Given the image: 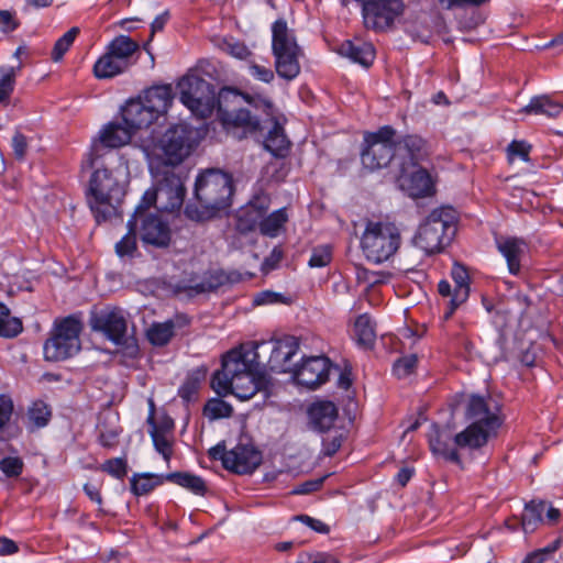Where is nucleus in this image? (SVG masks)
<instances>
[{"label":"nucleus","instance_id":"obj_1","mask_svg":"<svg viewBox=\"0 0 563 563\" xmlns=\"http://www.w3.org/2000/svg\"><path fill=\"white\" fill-rule=\"evenodd\" d=\"M269 384L271 378L262 369L255 346L229 351L211 382L219 396L232 394L240 400H249L261 390L267 391Z\"/></svg>","mask_w":563,"mask_h":563},{"label":"nucleus","instance_id":"obj_2","mask_svg":"<svg viewBox=\"0 0 563 563\" xmlns=\"http://www.w3.org/2000/svg\"><path fill=\"white\" fill-rule=\"evenodd\" d=\"M273 114V103L266 98H253L233 88H223L218 93V119L228 134L243 140L261 130V120L246 107Z\"/></svg>","mask_w":563,"mask_h":563},{"label":"nucleus","instance_id":"obj_3","mask_svg":"<svg viewBox=\"0 0 563 563\" xmlns=\"http://www.w3.org/2000/svg\"><path fill=\"white\" fill-rule=\"evenodd\" d=\"M233 195L232 178L217 169H209L200 174L196 179L195 196L201 209L188 205L186 216L195 221H203L212 218L217 211L230 206Z\"/></svg>","mask_w":563,"mask_h":563},{"label":"nucleus","instance_id":"obj_4","mask_svg":"<svg viewBox=\"0 0 563 563\" xmlns=\"http://www.w3.org/2000/svg\"><path fill=\"white\" fill-rule=\"evenodd\" d=\"M124 170L98 168L89 181L91 199L89 205L98 221L115 213L125 195Z\"/></svg>","mask_w":563,"mask_h":563},{"label":"nucleus","instance_id":"obj_5","mask_svg":"<svg viewBox=\"0 0 563 563\" xmlns=\"http://www.w3.org/2000/svg\"><path fill=\"white\" fill-rule=\"evenodd\" d=\"M456 231V212L451 207L434 209L419 227L413 244L426 254L440 252Z\"/></svg>","mask_w":563,"mask_h":563},{"label":"nucleus","instance_id":"obj_6","mask_svg":"<svg viewBox=\"0 0 563 563\" xmlns=\"http://www.w3.org/2000/svg\"><path fill=\"white\" fill-rule=\"evenodd\" d=\"M401 235L391 222L367 221L361 238V249L365 257L375 264H382L399 250Z\"/></svg>","mask_w":563,"mask_h":563},{"label":"nucleus","instance_id":"obj_7","mask_svg":"<svg viewBox=\"0 0 563 563\" xmlns=\"http://www.w3.org/2000/svg\"><path fill=\"white\" fill-rule=\"evenodd\" d=\"M84 329L81 313H75L56 319L52 336L43 346V354L47 361H64L80 351V333Z\"/></svg>","mask_w":563,"mask_h":563},{"label":"nucleus","instance_id":"obj_8","mask_svg":"<svg viewBox=\"0 0 563 563\" xmlns=\"http://www.w3.org/2000/svg\"><path fill=\"white\" fill-rule=\"evenodd\" d=\"M272 52L275 57V69L280 78L295 79L300 73L299 57L302 51L297 44L295 34L283 19L272 25Z\"/></svg>","mask_w":563,"mask_h":563},{"label":"nucleus","instance_id":"obj_9","mask_svg":"<svg viewBox=\"0 0 563 563\" xmlns=\"http://www.w3.org/2000/svg\"><path fill=\"white\" fill-rule=\"evenodd\" d=\"M397 161L396 130L390 125L380 126L375 132H365L361 148L362 166L368 172L388 167Z\"/></svg>","mask_w":563,"mask_h":563},{"label":"nucleus","instance_id":"obj_10","mask_svg":"<svg viewBox=\"0 0 563 563\" xmlns=\"http://www.w3.org/2000/svg\"><path fill=\"white\" fill-rule=\"evenodd\" d=\"M139 43L126 35L114 37L106 53L93 65V74L99 79L112 78L128 70L134 63Z\"/></svg>","mask_w":563,"mask_h":563},{"label":"nucleus","instance_id":"obj_11","mask_svg":"<svg viewBox=\"0 0 563 563\" xmlns=\"http://www.w3.org/2000/svg\"><path fill=\"white\" fill-rule=\"evenodd\" d=\"M180 101L199 118L209 117L218 97L214 87L197 75H186L178 81Z\"/></svg>","mask_w":563,"mask_h":563},{"label":"nucleus","instance_id":"obj_12","mask_svg":"<svg viewBox=\"0 0 563 563\" xmlns=\"http://www.w3.org/2000/svg\"><path fill=\"white\" fill-rule=\"evenodd\" d=\"M195 131L188 124L170 126L154 145L153 154L164 164L176 166L180 164L194 147Z\"/></svg>","mask_w":563,"mask_h":563},{"label":"nucleus","instance_id":"obj_13","mask_svg":"<svg viewBox=\"0 0 563 563\" xmlns=\"http://www.w3.org/2000/svg\"><path fill=\"white\" fill-rule=\"evenodd\" d=\"M90 327L114 344L130 349L131 354L137 352L135 340L128 335V321L121 309H106L95 313L90 318Z\"/></svg>","mask_w":563,"mask_h":563},{"label":"nucleus","instance_id":"obj_14","mask_svg":"<svg viewBox=\"0 0 563 563\" xmlns=\"http://www.w3.org/2000/svg\"><path fill=\"white\" fill-rule=\"evenodd\" d=\"M404 12L402 0H367L362 4L364 25L383 31Z\"/></svg>","mask_w":563,"mask_h":563},{"label":"nucleus","instance_id":"obj_15","mask_svg":"<svg viewBox=\"0 0 563 563\" xmlns=\"http://www.w3.org/2000/svg\"><path fill=\"white\" fill-rule=\"evenodd\" d=\"M330 368L331 363L328 357L311 356L296 369L295 378L299 385L314 389L329 379Z\"/></svg>","mask_w":563,"mask_h":563},{"label":"nucleus","instance_id":"obj_16","mask_svg":"<svg viewBox=\"0 0 563 563\" xmlns=\"http://www.w3.org/2000/svg\"><path fill=\"white\" fill-rule=\"evenodd\" d=\"M497 411L498 407L490 397L472 396L466 406L465 417L471 423L495 431L500 426Z\"/></svg>","mask_w":563,"mask_h":563},{"label":"nucleus","instance_id":"obj_17","mask_svg":"<svg viewBox=\"0 0 563 563\" xmlns=\"http://www.w3.org/2000/svg\"><path fill=\"white\" fill-rule=\"evenodd\" d=\"M398 167L401 173H407L409 167H415L428 156L426 141L419 135H406L396 140Z\"/></svg>","mask_w":563,"mask_h":563},{"label":"nucleus","instance_id":"obj_18","mask_svg":"<svg viewBox=\"0 0 563 563\" xmlns=\"http://www.w3.org/2000/svg\"><path fill=\"white\" fill-rule=\"evenodd\" d=\"M140 236L144 244L166 247L172 240L170 228L156 214L141 217Z\"/></svg>","mask_w":563,"mask_h":563},{"label":"nucleus","instance_id":"obj_19","mask_svg":"<svg viewBox=\"0 0 563 563\" xmlns=\"http://www.w3.org/2000/svg\"><path fill=\"white\" fill-rule=\"evenodd\" d=\"M299 350V341L292 335H286L273 342L267 362L271 371L286 373L291 369V358Z\"/></svg>","mask_w":563,"mask_h":563},{"label":"nucleus","instance_id":"obj_20","mask_svg":"<svg viewBox=\"0 0 563 563\" xmlns=\"http://www.w3.org/2000/svg\"><path fill=\"white\" fill-rule=\"evenodd\" d=\"M225 462L229 464L228 471L236 474H250L260 466L262 454L251 445L240 444L229 451Z\"/></svg>","mask_w":563,"mask_h":563},{"label":"nucleus","instance_id":"obj_21","mask_svg":"<svg viewBox=\"0 0 563 563\" xmlns=\"http://www.w3.org/2000/svg\"><path fill=\"white\" fill-rule=\"evenodd\" d=\"M159 199L166 200L159 207L162 210L174 212L179 209L184 202L186 188L179 176L174 173L167 174L163 180L158 183Z\"/></svg>","mask_w":563,"mask_h":563},{"label":"nucleus","instance_id":"obj_22","mask_svg":"<svg viewBox=\"0 0 563 563\" xmlns=\"http://www.w3.org/2000/svg\"><path fill=\"white\" fill-rule=\"evenodd\" d=\"M122 120L133 133L137 130L150 126L155 120V115L140 99L130 100L122 109Z\"/></svg>","mask_w":563,"mask_h":563},{"label":"nucleus","instance_id":"obj_23","mask_svg":"<svg viewBox=\"0 0 563 563\" xmlns=\"http://www.w3.org/2000/svg\"><path fill=\"white\" fill-rule=\"evenodd\" d=\"M174 99L173 88L170 85L153 86L144 91L141 99L151 112L157 119L161 114L167 112Z\"/></svg>","mask_w":563,"mask_h":563},{"label":"nucleus","instance_id":"obj_24","mask_svg":"<svg viewBox=\"0 0 563 563\" xmlns=\"http://www.w3.org/2000/svg\"><path fill=\"white\" fill-rule=\"evenodd\" d=\"M451 276L455 286L453 296L449 301V309L444 312L445 319L451 318L457 307L465 302L470 296V277L465 267L460 264H454Z\"/></svg>","mask_w":563,"mask_h":563},{"label":"nucleus","instance_id":"obj_25","mask_svg":"<svg viewBox=\"0 0 563 563\" xmlns=\"http://www.w3.org/2000/svg\"><path fill=\"white\" fill-rule=\"evenodd\" d=\"M498 251L507 261L508 269L517 275L521 267V257L526 251V243L518 238H498L496 240Z\"/></svg>","mask_w":563,"mask_h":563},{"label":"nucleus","instance_id":"obj_26","mask_svg":"<svg viewBox=\"0 0 563 563\" xmlns=\"http://www.w3.org/2000/svg\"><path fill=\"white\" fill-rule=\"evenodd\" d=\"M339 53L365 67L372 65L375 57V48L373 44L361 40L344 41L339 47Z\"/></svg>","mask_w":563,"mask_h":563},{"label":"nucleus","instance_id":"obj_27","mask_svg":"<svg viewBox=\"0 0 563 563\" xmlns=\"http://www.w3.org/2000/svg\"><path fill=\"white\" fill-rule=\"evenodd\" d=\"M401 186L408 190L411 197L420 198L429 196L432 192V180L429 173L423 168H418L409 176L400 172Z\"/></svg>","mask_w":563,"mask_h":563},{"label":"nucleus","instance_id":"obj_28","mask_svg":"<svg viewBox=\"0 0 563 563\" xmlns=\"http://www.w3.org/2000/svg\"><path fill=\"white\" fill-rule=\"evenodd\" d=\"M309 418L312 427L323 432L334 424L338 409L331 401H319L309 408Z\"/></svg>","mask_w":563,"mask_h":563},{"label":"nucleus","instance_id":"obj_29","mask_svg":"<svg viewBox=\"0 0 563 563\" xmlns=\"http://www.w3.org/2000/svg\"><path fill=\"white\" fill-rule=\"evenodd\" d=\"M493 432L495 431L470 422L465 430L454 437V443L461 449H478L487 443V440Z\"/></svg>","mask_w":563,"mask_h":563},{"label":"nucleus","instance_id":"obj_30","mask_svg":"<svg viewBox=\"0 0 563 563\" xmlns=\"http://www.w3.org/2000/svg\"><path fill=\"white\" fill-rule=\"evenodd\" d=\"M267 206L264 201L251 202L243 209L238 218V229L242 233L254 231L256 228L261 230L262 218L265 216Z\"/></svg>","mask_w":563,"mask_h":563},{"label":"nucleus","instance_id":"obj_31","mask_svg":"<svg viewBox=\"0 0 563 563\" xmlns=\"http://www.w3.org/2000/svg\"><path fill=\"white\" fill-rule=\"evenodd\" d=\"M562 110L563 106L561 103L552 100L547 95H542L533 97L530 102L520 110V112L555 118L561 113Z\"/></svg>","mask_w":563,"mask_h":563},{"label":"nucleus","instance_id":"obj_32","mask_svg":"<svg viewBox=\"0 0 563 563\" xmlns=\"http://www.w3.org/2000/svg\"><path fill=\"white\" fill-rule=\"evenodd\" d=\"M134 133L124 123H110L100 133V141L107 147H120L130 142Z\"/></svg>","mask_w":563,"mask_h":563},{"label":"nucleus","instance_id":"obj_33","mask_svg":"<svg viewBox=\"0 0 563 563\" xmlns=\"http://www.w3.org/2000/svg\"><path fill=\"white\" fill-rule=\"evenodd\" d=\"M290 142L284 133V129L277 123L269 130L264 146L276 157H285L289 151Z\"/></svg>","mask_w":563,"mask_h":563},{"label":"nucleus","instance_id":"obj_34","mask_svg":"<svg viewBox=\"0 0 563 563\" xmlns=\"http://www.w3.org/2000/svg\"><path fill=\"white\" fill-rule=\"evenodd\" d=\"M354 339L358 345L365 349H369L374 345L376 340V332L374 324L367 314H361L355 320Z\"/></svg>","mask_w":563,"mask_h":563},{"label":"nucleus","instance_id":"obj_35","mask_svg":"<svg viewBox=\"0 0 563 563\" xmlns=\"http://www.w3.org/2000/svg\"><path fill=\"white\" fill-rule=\"evenodd\" d=\"M147 423L151 426L150 434L155 450L163 455L166 462H168L173 455V444L166 433L156 426L153 409L147 418Z\"/></svg>","mask_w":563,"mask_h":563},{"label":"nucleus","instance_id":"obj_36","mask_svg":"<svg viewBox=\"0 0 563 563\" xmlns=\"http://www.w3.org/2000/svg\"><path fill=\"white\" fill-rule=\"evenodd\" d=\"M547 509L544 501H530L526 505L521 517V526L526 533L536 530L537 526L542 521V515Z\"/></svg>","mask_w":563,"mask_h":563},{"label":"nucleus","instance_id":"obj_37","mask_svg":"<svg viewBox=\"0 0 563 563\" xmlns=\"http://www.w3.org/2000/svg\"><path fill=\"white\" fill-rule=\"evenodd\" d=\"M167 479L192 492L196 495H205L207 486L205 481L194 474L176 472L167 476Z\"/></svg>","mask_w":563,"mask_h":563},{"label":"nucleus","instance_id":"obj_38","mask_svg":"<svg viewBox=\"0 0 563 563\" xmlns=\"http://www.w3.org/2000/svg\"><path fill=\"white\" fill-rule=\"evenodd\" d=\"M287 221L285 209H278L267 217L262 218L260 232L263 235L275 238Z\"/></svg>","mask_w":563,"mask_h":563},{"label":"nucleus","instance_id":"obj_39","mask_svg":"<svg viewBox=\"0 0 563 563\" xmlns=\"http://www.w3.org/2000/svg\"><path fill=\"white\" fill-rule=\"evenodd\" d=\"M136 227L134 219L128 221V233L115 244V253L120 257L132 256L136 251Z\"/></svg>","mask_w":563,"mask_h":563},{"label":"nucleus","instance_id":"obj_40","mask_svg":"<svg viewBox=\"0 0 563 563\" xmlns=\"http://www.w3.org/2000/svg\"><path fill=\"white\" fill-rule=\"evenodd\" d=\"M174 335V322L166 321L163 323H154L147 330L148 341L157 346L167 344Z\"/></svg>","mask_w":563,"mask_h":563},{"label":"nucleus","instance_id":"obj_41","mask_svg":"<svg viewBox=\"0 0 563 563\" xmlns=\"http://www.w3.org/2000/svg\"><path fill=\"white\" fill-rule=\"evenodd\" d=\"M430 448L434 454L441 455L444 459L459 463L460 456L455 449L451 448L448 438L441 432H435L434 437L430 438Z\"/></svg>","mask_w":563,"mask_h":563},{"label":"nucleus","instance_id":"obj_42","mask_svg":"<svg viewBox=\"0 0 563 563\" xmlns=\"http://www.w3.org/2000/svg\"><path fill=\"white\" fill-rule=\"evenodd\" d=\"M22 331L20 319L10 317L9 309L0 303V336L14 338Z\"/></svg>","mask_w":563,"mask_h":563},{"label":"nucleus","instance_id":"obj_43","mask_svg":"<svg viewBox=\"0 0 563 563\" xmlns=\"http://www.w3.org/2000/svg\"><path fill=\"white\" fill-rule=\"evenodd\" d=\"M232 412H233L232 406L230 404H228L227 401L219 399V398L210 399L203 408V415L209 420L229 418V417H231Z\"/></svg>","mask_w":563,"mask_h":563},{"label":"nucleus","instance_id":"obj_44","mask_svg":"<svg viewBox=\"0 0 563 563\" xmlns=\"http://www.w3.org/2000/svg\"><path fill=\"white\" fill-rule=\"evenodd\" d=\"M78 33V27H71L55 42L51 53V58L53 62L57 63L63 59L65 53L70 48Z\"/></svg>","mask_w":563,"mask_h":563},{"label":"nucleus","instance_id":"obj_45","mask_svg":"<svg viewBox=\"0 0 563 563\" xmlns=\"http://www.w3.org/2000/svg\"><path fill=\"white\" fill-rule=\"evenodd\" d=\"M131 490L136 496H142L151 493L158 482L152 475H134L131 478Z\"/></svg>","mask_w":563,"mask_h":563},{"label":"nucleus","instance_id":"obj_46","mask_svg":"<svg viewBox=\"0 0 563 563\" xmlns=\"http://www.w3.org/2000/svg\"><path fill=\"white\" fill-rule=\"evenodd\" d=\"M99 443L103 448H114L119 442L121 429L119 427H109L106 421L99 424Z\"/></svg>","mask_w":563,"mask_h":563},{"label":"nucleus","instance_id":"obj_47","mask_svg":"<svg viewBox=\"0 0 563 563\" xmlns=\"http://www.w3.org/2000/svg\"><path fill=\"white\" fill-rule=\"evenodd\" d=\"M200 379L195 376H188L179 387L178 395L186 402L196 401L198 399Z\"/></svg>","mask_w":563,"mask_h":563},{"label":"nucleus","instance_id":"obj_48","mask_svg":"<svg viewBox=\"0 0 563 563\" xmlns=\"http://www.w3.org/2000/svg\"><path fill=\"white\" fill-rule=\"evenodd\" d=\"M221 48L229 55L239 59H246L252 54L244 43L235 41L234 38L223 40Z\"/></svg>","mask_w":563,"mask_h":563},{"label":"nucleus","instance_id":"obj_49","mask_svg":"<svg viewBox=\"0 0 563 563\" xmlns=\"http://www.w3.org/2000/svg\"><path fill=\"white\" fill-rule=\"evenodd\" d=\"M417 363L418 358L415 354L404 356L394 364L393 372L398 378H405L413 373Z\"/></svg>","mask_w":563,"mask_h":563},{"label":"nucleus","instance_id":"obj_50","mask_svg":"<svg viewBox=\"0 0 563 563\" xmlns=\"http://www.w3.org/2000/svg\"><path fill=\"white\" fill-rule=\"evenodd\" d=\"M531 151V145L526 141H517L514 140L507 146V156L509 162L515 161L516 158H520L523 162H529V154Z\"/></svg>","mask_w":563,"mask_h":563},{"label":"nucleus","instance_id":"obj_51","mask_svg":"<svg viewBox=\"0 0 563 563\" xmlns=\"http://www.w3.org/2000/svg\"><path fill=\"white\" fill-rule=\"evenodd\" d=\"M332 260V250L329 245H321L312 250L309 266L313 268L324 267Z\"/></svg>","mask_w":563,"mask_h":563},{"label":"nucleus","instance_id":"obj_52","mask_svg":"<svg viewBox=\"0 0 563 563\" xmlns=\"http://www.w3.org/2000/svg\"><path fill=\"white\" fill-rule=\"evenodd\" d=\"M101 471L115 478L122 479L128 473V464L122 457L110 459L101 465Z\"/></svg>","mask_w":563,"mask_h":563},{"label":"nucleus","instance_id":"obj_53","mask_svg":"<svg viewBox=\"0 0 563 563\" xmlns=\"http://www.w3.org/2000/svg\"><path fill=\"white\" fill-rule=\"evenodd\" d=\"M159 199V188L156 189H148L144 192L141 202L135 209L134 214L131 217V219H134L136 222L139 218L144 217V212L146 209H148L152 205H154Z\"/></svg>","mask_w":563,"mask_h":563},{"label":"nucleus","instance_id":"obj_54","mask_svg":"<svg viewBox=\"0 0 563 563\" xmlns=\"http://www.w3.org/2000/svg\"><path fill=\"white\" fill-rule=\"evenodd\" d=\"M14 85V74L12 69H4L0 67V102H5Z\"/></svg>","mask_w":563,"mask_h":563},{"label":"nucleus","instance_id":"obj_55","mask_svg":"<svg viewBox=\"0 0 563 563\" xmlns=\"http://www.w3.org/2000/svg\"><path fill=\"white\" fill-rule=\"evenodd\" d=\"M30 146V139L16 131L12 137L13 154L16 159L23 161Z\"/></svg>","mask_w":563,"mask_h":563},{"label":"nucleus","instance_id":"obj_56","mask_svg":"<svg viewBox=\"0 0 563 563\" xmlns=\"http://www.w3.org/2000/svg\"><path fill=\"white\" fill-rule=\"evenodd\" d=\"M19 21L14 13L9 10H0V31L2 33H11L19 27Z\"/></svg>","mask_w":563,"mask_h":563},{"label":"nucleus","instance_id":"obj_57","mask_svg":"<svg viewBox=\"0 0 563 563\" xmlns=\"http://www.w3.org/2000/svg\"><path fill=\"white\" fill-rule=\"evenodd\" d=\"M325 477L327 476H322V477H318L314 479L306 481V482L299 484L298 486H296L292 490V494L307 495V494L317 492L322 487Z\"/></svg>","mask_w":563,"mask_h":563},{"label":"nucleus","instance_id":"obj_58","mask_svg":"<svg viewBox=\"0 0 563 563\" xmlns=\"http://www.w3.org/2000/svg\"><path fill=\"white\" fill-rule=\"evenodd\" d=\"M0 470L7 476H16L22 471V462L16 457H4L0 461Z\"/></svg>","mask_w":563,"mask_h":563},{"label":"nucleus","instance_id":"obj_59","mask_svg":"<svg viewBox=\"0 0 563 563\" xmlns=\"http://www.w3.org/2000/svg\"><path fill=\"white\" fill-rule=\"evenodd\" d=\"M250 74L256 78L257 80H261L263 82L269 84L273 81L275 75L271 68H267L265 66L252 63L250 65Z\"/></svg>","mask_w":563,"mask_h":563},{"label":"nucleus","instance_id":"obj_60","mask_svg":"<svg viewBox=\"0 0 563 563\" xmlns=\"http://www.w3.org/2000/svg\"><path fill=\"white\" fill-rule=\"evenodd\" d=\"M13 411V404L7 396H0V430L10 421Z\"/></svg>","mask_w":563,"mask_h":563},{"label":"nucleus","instance_id":"obj_61","mask_svg":"<svg viewBox=\"0 0 563 563\" xmlns=\"http://www.w3.org/2000/svg\"><path fill=\"white\" fill-rule=\"evenodd\" d=\"M343 442L342 434L329 435L323 439V453L327 456H332L341 448Z\"/></svg>","mask_w":563,"mask_h":563},{"label":"nucleus","instance_id":"obj_62","mask_svg":"<svg viewBox=\"0 0 563 563\" xmlns=\"http://www.w3.org/2000/svg\"><path fill=\"white\" fill-rule=\"evenodd\" d=\"M210 459L220 460L225 470H228L229 464L225 462L229 456V451H227L224 443H218L212 446L208 452Z\"/></svg>","mask_w":563,"mask_h":563},{"label":"nucleus","instance_id":"obj_63","mask_svg":"<svg viewBox=\"0 0 563 563\" xmlns=\"http://www.w3.org/2000/svg\"><path fill=\"white\" fill-rule=\"evenodd\" d=\"M52 418V409L48 405L37 401V428L45 427Z\"/></svg>","mask_w":563,"mask_h":563},{"label":"nucleus","instance_id":"obj_64","mask_svg":"<svg viewBox=\"0 0 563 563\" xmlns=\"http://www.w3.org/2000/svg\"><path fill=\"white\" fill-rule=\"evenodd\" d=\"M300 521L306 523L308 527H310L312 530L319 532V533H328L329 527L322 522L321 520L311 518L307 515H301L298 517Z\"/></svg>","mask_w":563,"mask_h":563}]
</instances>
